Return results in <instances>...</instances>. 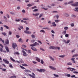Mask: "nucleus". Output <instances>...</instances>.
Listing matches in <instances>:
<instances>
[{
  "instance_id": "obj_1",
  "label": "nucleus",
  "mask_w": 78,
  "mask_h": 78,
  "mask_svg": "<svg viewBox=\"0 0 78 78\" xmlns=\"http://www.w3.org/2000/svg\"><path fill=\"white\" fill-rule=\"evenodd\" d=\"M50 49L53 50V49H58V50H60V48L59 47H55L53 46H51L49 47Z\"/></svg>"
},
{
  "instance_id": "obj_2",
  "label": "nucleus",
  "mask_w": 78,
  "mask_h": 78,
  "mask_svg": "<svg viewBox=\"0 0 78 78\" xmlns=\"http://www.w3.org/2000/svg\"><path fill=\"white\" fill-rule=\"evenodd\" d=\"M27 30H29V28L27 27L26 29V30L24 31V33L27 34H31V32L28 31Z\"/></svg>"
},
{
  "instance_id": "obj_3",
  "label": "nucleus",
  "mask_w": 78,
  "mask_h": 78,
  "mask_svg": "<svg viewBox=\"0 0 78 78\" xmlns=\"http://www.w3.org/2000/svg\"><path fill=\"white\" fill-rule=\"evenodd\" d=\"M37 71L39 72L42 73V72H44L45 70L43 69H37Z\"/></svg>"
},
{
  "instance_id": "obj_4",
  "label": "nucleus",
  "mask_w": 78,
  "mask_h": 78,
  "mask_svg": "<svg viewBox=\"0 0 78 78\" xmlns=\"http://www.w3.org/2000/svg\"><path fill=\"white\" fill-rule=\"evenodd\" d=\"M32 75H31L30 74H29V76H30V77H32V78H36V77H35V74L34 73H32Z\"/></svg>"
},
{
  "instance_id": "obj_5",
  "label": "nucleus",
  "mask_w": 78,
  "mask_h": 78,
  "mask_svg": "<svg viewBox=\"0 0 78 78\" xmlns=\"http://www.w3.org/2000/svg\"><path fill=\"white\" fill-rule=\"evenodd\" d=\"M67 69L68 70H71L70 71H71V72H73V70L74 71H75L76 70V69H75L74 68H68Z\"/></svg>"
},
{
  "instance_id": "obj_6",
  "label": "nucleus",
  "mask_w": 78,
  "mask_h": 78,
  "mask_svg": "<svg viewBox=\"0 0 78 78\" xmlns=\"http://www.w3.org/2000/svg\"><path fill=\"white\" fill-rule=\"evenodd\" d=\"M17 44L16 43H13L12 44V47L14 49H15L16 47H17Z\"/></svg>"
},
{
  "instance_id": "obj_7",
  "label": "nucleus",
  "mask_w": 78,
  "mask_h": 78,
  "mask_svg": "<svg viewBox=\"0 0 78 78\" xmlns=\"http://www.w3.org/2000/svg\"><path fill=\"white\" fill-rule=\"evenodd\" d=\"M71 5L73 6H78V2H76L74 4H71Z\"/></svg>"
},
{
  "instance_id": "obj_8",
  "label": "nucleus",
  "mask_w": 78,
  "mask_h": 78,
  "mask_svg": "<svg viewBox=\"0 0 78 78\" xmlns=\"http://www.w3.org/2000/svg\"><path fill=\"white\" fill-rule=\"evenodd\" d=\"M3 61H4V62L6 63V64H9V62L7 60H5V59H3Z\"/></svg>"
},
{
  "instance_id": "obj_9",
  "label": "nucleus",
  "mask_w": 78,
  "mask_h": 78,
  "mask_svg": "<svg viewBox=\"0 0 78 78\" xmlns=\"http://www.w3.org/2000/svg\"><path fill=\"white\" fill-rule=\"evenodd\" d=\"M22 52L23 53V55L24 56H27V53L25 51L23 50L22 51Z\"/></svg>"
},
{
  "instance_id": "obj_10",
  "label": "nucleus",
  "mask_w": 78,
  "mask_h": 78,
  "mask_svg": "<svg viewBox=\"0 0 78 78\" xmlns=\"http://www.w3.org/2000/svg\"><path fill=\"white\" fill-rule=\"evenodd\" d=\"M31 48L32 49V50H34V51H36L37 50V49L36 48L34 47H31Z\"/></svg>"
},
{
  "instance_id": "obj_11",
  "label": "nucleus",
  "mask_w": 78,
  "mask_h": 78,
  "mask_svg": "<svg viewBox=\"0 0 78 78\" xmlns=\"http://www.w3.org/2000/svg\"><path fill=\"white\" fill-rule=\"evenodd\" d=\"M5 48L7 52H9V48H8V47L7 46H5Z\"/></svg>"
},
{
  "instance_id": "obj_12",
  "label": "nucleus",
  "mask_w": 78,
  "mask_h": 78,
  "mask_svg": "<svg viewBox=\"0 0 78 78\" xmlns=\"http://www.w3.org/2000/svg\"><path fill=\"white\" fill-rule=\"evenodd\" d=\"M5 44H7V45H8V44H9V40H8V39H7L5 41Z\"/></svg>"
},
{
  "instance_id": "obj_13",
  "label": "nucleus",
  "mask_w": 78,
  "mask_h": 78,
  "mask_svg": "<svg viewBox=\"0 0 78 78\" xmlns=\"http://www.w3.org/2000/svg\"><path fill=\"white\" fill-rule=\"evenodd\" d=\"M36 43L37 42H35V43H34L33 44H30V46H31V47H35V46H36Z\"/></svg>"
},
{
  "instance_id": "obj_14",
  "label": "nucleus",
  "mask_w": 78,
  "mask_h": 78,
  "mask_svg": "<svg viewBox=\"0 0 78 78\" xmlns=\"http://www.w3.org/2000/svg\"><path fill=\"white\" fill-rule=\"evenodd\" d=\"M49 67L50 68V69H51L52 70H56V68L51 66H49Z\"/></svg>"
},
{
  "instance_id": "obj_15",
  "label": "nucleus",
  "mask_w": 78,
  "mask_h": 78,
  "mask_svg": "<svg viewBox=\"0 0 78 78\" xmlns=\"http://www.w3.org/2000/svg\"><path fill=\"white\" fill-rule=\"evenodd\" d=\"M75 58H72L71 59V60L73 61V63H76V61H75Z\"/></svg>"
},
{
  "instance_id": "obj_16",
  "label": "nucleus",
  "mask_w": 78,
  "mask_h": 78,
  "mask_svg": "<svg viewBox=\"0 0 78 78\" xmlns=\"http://www.w3.org/2000/svg\"><path fill=\"white\" fill-rule=\"evenodd\" d=\"M36 60H37V61H38V62H40V58H37V57H36Z\"/></svg>"
},
{
  "instance_id": "obj_17",
  "label": "nucleus",
  "mask_w": 78,
  "mask_h": 78,
  "mask_svg": "<svg viewBox=\"0 0 78 78\" xmlns=\"http://www.w3.org/2000/svg\"><path fill=\"white\" fill-rule=\"evenodd\" d=\"M49 58L51 59L52 60V61H55V59L53 58H52L51 56H49Z\"/></svg>"
},
{
  "instance_id": "obj_18",
  "label": "nucleus",
  "mask_w": 78,
  "mask_h": 78,
  "mask_svg": "<svg viewBox=\"0 0 78 78\" xmlns=\"http://www.w3.org/2000/svg\"><path fill=\"white\" fill-rule=\"evenodd\" d=\"M10 59L12 61H13V62H16V61L13 59V58L12 57L10 58Z\"/></svg>"
},
{
  "instance_id": "obj_19",
  "label": "nucleus",
  "mask_w": 78,
  "mask_h": 78,
  "mask_svg": "<svg viewBox=\"0 0 78 78\" xmlns=\"http://www.w3.org/2000/svg\"><path fill=\"white\" fill-rule=\"evenodd\" d=\"M55 23H56L55 22H54L52 23L53 27H56V24H55Z\"/></svg>"
},
{
  "instance_id": "obj_20",
  "label": "nucleus",
  "mask_w": 78,
  "mask_h": 78,
  "mask_svg": "<svg viewBox=\"0 0 78 78\" xmlns=\"http://www.w3.org/2000/svg\"><path fill=\"white\" fill-rule=\"evenodd\" d=\"M33 16H37L39 15V13H36L35 14L33 13Z\"/></svg>"
},
{
  "instance_id": "obj_21",
  "label": "nucleus",
  "mask_w": 78,
  "mask_h": 78,
  "mask_svg": "<svg viewBox=\"0 0 78 78\" xmlns=\"http://www.w3.org/2000/svg\"><path fill=\"white\" fill-rule=\"evenodd\" d=\"M9 67L10 68H12V69H13V66H12V64L11 63L9 64Z\"/></svg>"
},
{
  "instance_id": "obj_22",
  "label": "nucleus",
  "mask_w": 78,
  "mask_h": 78,
  "mask_svg": "<svg viewBox=\"0 0 78 78\" xmlns=\"http://www.w3.org/2000/svg\"><path fill=\"white\" fill-rule=\"evenodd\" d=\"M78 56V54H76L74 55L72 57V58H73V57H75V56H76V57Z\"/></svg>"
},
{
  "instance_id": "obj_23",
  "label": "nucleus",
  "mask_w": 78,
  "mask_h": 78,
  "mask_svg": "<svg viewBox=\"0 0 78 78\" xmlns=\"http://www.w3.org/2000/svg\"><path fill=\"white\" fill-rule=\"evenodd\" d=\"M54 75L55 77H57V78H58L59 77V75H56L54 74Z\"/></svg>"
},
{
  "instance_id": "obj_24",
  "label": "nucleus",
  "mask_w": 78,
  "mask_h": 78,
  "mask_svg": "<svg viewBox=\"0 0 78 78\" xmlns=\"http://www.w3.org/2000/svg\"><path fill=\"white\" fill-rule=\"evenodd\" d=\"M67 65H69V66H72V63L71 62H69L67 64Z\"/></svg>"
},
{
  "instance_id": "obj_25",
  "label": "nucleus",
  "mask_w": 78,
  "mask_h": 78,
  "mask_svg": "<svg viewBox=\"0 0 78 78\" xmlns=\"http://www.w3.org/2000/svg\"><path fill=\"white\" fill-rule=\"evenodd\" d=\"M67 33V31L66 30H65L64 31L63 33H62V34H66V33Z\"/></svg>"
},
{
  "instance_id": "obj_26",
  "label": "nucleus",
  "mask_w": 78,
  "mask_h": 78,
  "mask_svg": "<svg viewBox=\"0 0 78 78\" xmlns=\"http://www.w3.org/2000/svg\"><path fill=\"white\" fill-rule=\"evenodd\" d=\"M73 3V1H71L69 2H68V4H70L71 3Z\"/></svg>"
},
{
  "instance_id": "obj_27",
  "label": "nucleus",
  "mask_w": 78,
  "mask_h": 78,
  "mask_svg": "<svg viewBox=\"0 0 78 78\" xmlns=\"http://www.w3.org/2000/svg\"><path fill=\"white\" fill-rule=\"evenodd\" d=\"M0 41L1 42H2V43H4L5 42V41L4 40H2V38H0Z\"/></svg>"
},
{
  "instance_id": "obj_28",
  "label": "nucleus",
  "mask_w": 78,
  "mask_h": 78,
  "mask_svg": "<svg viewBox=\"0 0 78 78\" xmlns=\"http://www.w3.org/2000/svg\"><path fill=\"white\" fill-rule=\"evenodd\" d=\"M65 16H66V17H69V14L66 13L65 14Z\"/></svg>"
},
{
  "instance_id": "obj_29",
  "label": "nucleus",
  "mask_w": 78,
  "mask_h": 78,
  "mask_svg": "<svg viewBox=\"0 0 78 78\" xmlns=\"http://www.w3.org/2000/svg\"><path fill=\"white\" fill-rule=\"evenodd\" d=\"M14 54L15 55H20V53H19V52H16L15 53H14Z\"/></svg>"
},
{
  "instance_id": "obj_30",
  "label": "nucleus",
  "mask_w": 78,
  "mask_h": 78,
  "mask_svg": "<svg viewBox=\"0 0 78 78\" xmlns=\"http://www.w3.org/2000/svg\"><path fill=\"white\" fill-rule=\"evenodd\" d=\"M20 67H21V68L22 69H25L26 70L27 69H25V68L24 67H23V66H20Z\"/></svg>"
},
{
  "instance_id": "obj_31",
  "label": "nucleus",
  "mask_w": 78,
  "mask_h": 78,
  "mask_svg": "<svg viewBox=\"0 0 78 78\" xmlns=\"http://www.w3.org/2000/svg\"><path fill=\"white\" fill-rule=\"evenodd\" d=\"M4 27L6 28L7 29H9V27H8V26H6V25H4Z\"/></svg>"
},
{
  "instance_id": "obj_32",
  "label": "nucleus",
  "mask_w": 78,
  "mask_h": 78,
  "mask_svg": "<svg viewBox=\"0 0 78 78\" xmlns=\"http://www.w3.org/2000/svg\"><path fill=\"white\" fill-rule=\"evenodd\" d=\"M41 64H44V61L42 59H41Z\"/></svg>"
},
{
  "instance_id": "obj_33",
  "label": "nucleus",
  "mask_w": 78,
  "mask_h": 78,
  "mask_svg": "<svg viewBox=\"0 0 78 78\" xmlns=\"http://www.w3.org/2000/svg\"><path fill=\"white\" fill-rule=\"evenodd\" d=\"M33 38H35V37H36V36H34V35H33V34H32L31 36Z\"/></svg>"
},
{
  "instance_id": "obj_34",
  "label": "nucleus",
  "mask_w": 78,
  "mask_h": 78,
  "mask_svg": "<svg viewBox=\"0 0 78 78\" xmlns=\"http://www.w3.org/2000/svg\"><path fill=\"white\" fill-rule=\"evenodd\" d=\"M59 57H60V58H64V57L65 56V55H59Z\"/></svg>"
},
{
  "instance_id": "obj_35",
  "label": "nucleus",
  "mask_w": 78,
  "mask_h": 78,
  "mask_svg": "<svg viewBox=\"0 0 78 78\" xmlns=\"http://www.w3.org/2000/svg\"><path fill=\"white\" fill-rule=\"evenodd\" d=\"M16 78V76H11L9 77V78Z\"/></svg>"
},
{
  "instance_id": "obj_36",
  "label": "nucleus",
  "mask_w": 78,
  "mask_h": 78,
  "mask_svg": "<svg viewBox=\"0 0 78 78\" xmlns=\"http://www.w3.org/2000/svg\"><path fill=\"white\" fill-rule=\"evenodd\" d=\"M22 66H25L26 67H27V66H28V65L25 64H22Z\"/></svg>"
},
{
  "instance_id": "obj_37",
  "label": "nucleus",
  "mask_w": 78,
  "mask_h": 78,
  "mask_svg": "<svg viewBox=\"0 0 78 78\" xmlns=\"http://www.w3.org/2000/svg\"><path fill=\"white\" fill-rule=\"evenodd\" d=\"M43 29L44 30H45V29H46V30H49V28H48V27H45V28H44V27H43Z\"/></svg>"
},
{
  "instance_id": "obj_38",
  "label": "nucleus",
  "mask_w": 78,
  "mask_h": 78,
  "mask_svg": "<svg viewBox=\"0 0 78 78\" xmlns=\"http://www.w3.org/2000/svg\"><path fill=\"white\" fill-rule=\"evenodd\" d=\"M38 11V9H35L33 11L34 12H36V11Z\"/></svg>"
},
{
  "instance_id": "obj_39",
  "label": "nucleus",
  "mask_w": 78,
  "mask_h": 78,
  "mask_svg": "<svg viewBox=\"0 0 78 78\" xmlns=\"http://www.w3.org/2000/svg\"><path fill=\"white\" fill-rule=\"evenodd\" d=\"M0 50L1 52H3V48H0Z\"/></svg>"
},
{
  "instance_id": "obj_40",
  "label": "nucleus",
  "mask_w": 78,
  "mask_h": 78,
  "mask_svg": "<svg viewBox=\"0 0 78 78\" xmlns=\"http://www.w3.org/2000/svg\"><path fill=\"white\" fill-rule=\"evenodd\" d=\"M2 34L4 35V36H6V33L5 32H3L2 33Z\"/></svg>"
},
{
  "instance_id": "obj_41",
  "label": "nucleus",
  "mask_w": 78,
  "mask_h": 78,
  "mask_svg": "<svg viewBox=\"0 0 78 78\" xmlns=\"http://www.w3.org/2000/svg\"><path fill=\"white\" fill-rule=\"evenodd\" d=\"M40 50H42L43 51H45L44 50V49L42 48H40Z\"/></svg>"
},
{
  "instance_id": "obj_42",
  "label": "nucleus",
  "mask_w": 78,
  "mask_h": 78,
  "mask_svg": "<svg viewBox=\"0 0 78 78\" xmlns=\"http://www.w3.org/2000/svg\"><path fill=\"white\" fill-rule=\"evenodd\" d=\"M33 62L34 64H37V62H35L34 61H33Z\"/></svg>"
},
{
  "instance_id": "obj_43",
  "label": "nucleus",
  "mask_w": 78,
  "mask_h": 78,
  "mask_svg": "<svg viewBox=\"0 0 78 78\" xmlns=\"http://www.w3.org/2000/svg\"><path fill=\"white\" fill-rule=\"evenodd\" d=\"M75 76H75V75H73L71 76V78H74V77H75Z\"/></svg>"
},
{
  "instance_id": "obj_44",
  "label": "nucleus",
  "mask_w": 78,
  "mask_h": 78,
  "mask_svg": "<svg viewBox=\"0 0 78 78\" xmlns=\"http://www.w3.org/2000/svg\"><path fill=\"white\" fill-rule=\"evenodd\" d=\"M32 9H35V8H37V7L36 6H34V7H32L31 8Z\"/></svg>"
},
{
  "instance_id": "obj_45",
  "label": "nucleus",
  "mask_w": 78,
  "mask_h": 78,
  "mask_svg": "<svg viewBox=\"0 0 78 78\" xmlns=\"http://www.w3.org/2000/svg\"><path fill=\"white\" fill-rule=\"evenodd\" d=\"M68 29V27H65L64 28V29L65 30H67Z\"/></svg>"
},
{
  "instance_id": "obj_46",
  "label": "nucleus",
  "mask_w": 78,
  "mask_h": 78,
  "mask_svg": "<svg viewBox=\"0 0 78 78\" xmlns=\"http://www.w3.org/2000/svg\"><path fill=\"white\" fill-rule=\"evenodd\" d=\"M43 16V13H42L41 14H40L39 16V18H41V17H42Z\"/></svg>"
},
{
  "instance_id": "obj_47",
  "label": "nucleus",
  "mask_w": 78,
  "mask_h": 78,
  "mask_svg": "<svg viewBox=\"0 0 78 78\" xmlns=\"http://www.w3.org/2000/svg\"><path fill=\"white\" fill-rule=\"evenodd\" d=\"M16 37L18 39V38H19V37H20V36H19L18 35H17L16 36Z\"/></svg>"
},
{
  "instance_id": "obj_48",
  "label": "nucleus",
  "mask_w": 78,
  "mask_h": 78,
  "mask_svg": "<svg viewBox=\"0 0 78 78\" xmlns=\"http://www.w3.org/2000/svg\"><path fill=\"white\" fill-rule=\"evenodd\" d=\"M27 6L29 7H30V6H32V5H31V4H29L27 5Z\"/></svg>"
},
{
  "instance_id": "obj_49",
  "label": "nucleus",
  "mask_w": 78,
  "mask_h": 78,
  "mask_svg": "<svg viewBox=\"0 0 78 78\" xmlns=\"http://www.w3.org/2000/svg\"><path fill=\"white\" fill-rule=\"evenodd\" d=\"M0 30L1 31H3V27H1V29H0Z\"/></svg>"
},
{
  "instance_id": "obj_50",
  "label": "nucleus",
  "mask_w": 78,
  "mask_h": 78,
  "mask_svg": "<svg viewBox=\"0 0 78 78\" xmlns=\"http://www.w3.org/2000/svg\"><path fill=\"white\" fill-rule=\"evenodd\" d=\"M25 72H30V71L29 70H24Z\"/></svg>"
},
{
  "instance_id": "obj_51",
  "label": "nucleus",
  "mask_w": 78,
  "mask_h": 78,
  "mask_svg": "<svg viewBox=\"0 0 78 78\" xmlns=\"http://www.w3.org/2000/svg\"><path fill=\"white\" fill-rule=\"evenodd\" d=\"M73 73H78V72H77V71H74L73 72Z\"/></svg>"
},
{
  "instance_id": "obj_52",
  "label": "nucleus",
  "mask_w": 78,
  "mask_h": 78,
  "mask_svg": "<svg viewBox=\"0 0 78 78\" xmlns=\"http://www.w3.org/2000/svg\"><path fill=\"white\" fill-rule=\"evenodd\" d=\"M22 12L23 13H25V10H23Z\"/></svg>"
},
{
  "instance_id": "obj_53",
  "label": "nucleus",
  "mask_w": 78,
  "mask_h": 78,
  "mask_svg": "<svg viewBox=\"0 0 78 78\" xmlns=\"http://www.w3.org/2000/svg\"><path fill=\"white\" fill-rule=\"evenodd\" d=\"M22 47H23L24 48H26V47H27V46H26V45H22Z\"/></svg>"
},
{
  "instance_id": "obj_54",
  "label": "nucleus",
  "mask_w": 78,
  "mask_h": 78,
  "mask_svg": "<svg viewBox=\"0 0 78 78\" xmlns=\"http://www.w3.org/2000/svg\"><path fill=\"white\" fill-rule=\"evenodd\" d=\"M6 17H7L8 18H9V15H8V14H7L6 15Z\"/></svg>"
},
{
  "instance_id": "obj_55",
  "label": "nucleus",
  "mask_w": 78,
  "mask_h": 78,
  "mask_svg": "<svg viewBox=\"0 0 78 78\" xmlns=\"http://www.w3.org/2000/svg\"><path fill=\"white\" fill-rule=\"evenodd\" d=\"M59 20H55V22L57 23H58V22H59Z\"/></svg>"
},
{
  "instance_id": "obj_56",
  "label": "nucleus",
  "mask_w": 78,
  "mask_h": 78,
  "mask_svg": "<svg viewBox=\"0 0 78 78\" xmlns=\"http://www.w3.org/2000/svg\"><path fill=\"white\" fill-rule=\"evenodd\" d=\"M37 42H39V43H40V44H42V42H41V41L38 40Z\"/></svg>"
},
{
  "instance_id": "obj_57",
  "label": "nucleus",
  "mask_w": 78,
  "mask_h": 78,
  "mask_svg": "<svg viewBox=\"0 0 78 78\" xmlns=\"http://www.w3.org/2000/svg\"><path fill=\"white\" fill-rule=\"evenodd\" d=\"M70 42V40H67V41H66V44H69Z\"/></svg>"
},
{
  "instance_id": "obj_58",
  "label": "nucleus",
  "mask_w": 78,
  "mask_h": 78,
  "mask_svg": "<svg viewBox=\"0 0 78 78\" xmlns=\"http://www.w3.org/2000/svg\"><path fill=\"white\" fill-rule=\"evenodd\" d=\"M43 32V33H45V31L43 30H41L40 31V32Z\"/></svg>"
},
{
  "instance_id": "obj_59",
  "label": "nucleus",
  "mask_w": 78,
  "mask_h": 78,
  "mask_svg": "<svg viewBox=\"0 0 78 78\" xmlns=\"http://www.w3.org/2000/svg\"><path fill=\"white\" fill-rule=\"evenodd\" d=\"M69 34H66L65 35V37H67L68 36H69Z\"/></svg>"
},
{
  "instance_id": "obj_60",
  "label": "nucleus",
  "mask_w": 78,
  "mask_h": 78,
  "mask_svg": "<svg viewBox=\"0 0 78 78\" xmlns=\"http://www.w3.org/2000/svg\"><path fill=\"white\" fill-rule=\"evenodd\" d=\"M34 40H32L31 41V42L32 43H33L34 42Z\"/></svg>"
},
{
  "instance_id": "obj_61",
  "label": "nucleus",
  "mask_w": 78,
  "mask_h": 78,
  "mask_svg": "<svg viewBox=\"0 0 78 78\" xmlns=\"http://www.w3.org/2000/svg\"><path fill=\"white\" fill-rule=\"evenodd\" d=\"M0 46L1 47L0 48H3V45H2V44H0Z\"/></svg>"
},
{
  "instance_id": "obj_62",
  "label": "nucleus",
  "mask_w": 78,
  "mask_h": 78,
  "mask_svg": "<svg viewBox=\"0 0 78 78\" xmlns=\"http://www.w3.org/2000/svg\"><path fill=\"white\" fill-rule=\"evenodd\" d=\"M66 76L68 77H70V74H67L66 75Z\"/></svg>"
},
{
  "instance_id": "obj_63",
  "label": "nucleus",
  "mask_w": 78,
  "mask_h": 78,
  "mask_svg": "<svg viewBox=\"0 0 78 78\" xmlns=\"http://www.w3.org/2000/svg\"><path fill=\"white\" fill-rule=\"evenodd\" d=\"M71 27H73L74 26V24L72 23L71 24Z\"/></svg>"
},
{
  "instance_id": "obj_64",
  "label": "nucleus",
  "mask_w": 78,
  "mask_h": 78,
  "mask_svg": "<svg viewBox=\"0 0 78 78\" xmlns=\"http://www.w3.org/2000/svg\"><path fill=\"white\" fill-rule=\"evenodd\" d=\"M28 52L29 53H31V50H28Z\"/></svg>"
}]
</instances>
